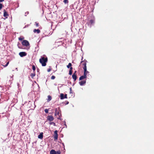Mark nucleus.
Masks as SVG:
<instances>
[{
    "label": "nucleus",
    "mask_w": 154,
    "mask_h": 154,
    "mask_svg": "<svg viewBox=\"0 0 154 154\" xmlns=\"http://www.w3.org/2000/svg\"><path fill=\"white\" fill-rule=\"evenodd\" d=\"M83 68L84 70V72H88L87 71V67H83Z\"/></svg>",
    "instance_id": "a211bd4d"
},
{
    "label": "nucleus",
    "mask_w": 154,
    "mask_h": 154,
    "mask_svg": "<svg viewBox=\"0 0 154 154\" xmlns=\"http://www.w3.org/2000/svg\"><path fill=\"white\" fill-rule=\"evenodd\" d=\"M86 77H85V76H84L83 75H82V76H81L79 78V80H82L83 79H84L85 78H86Z\"/></svg>",
    "instance_id": "2eb2a0df"
},
{
    "label": "nucleus",
    "mask_w": 154,
    "mask_h": 154,
    "mask_svg": "<svg viewBox=\"0 0 154 154\" xmlns=\"http://www.w3.org/2000/svg\"><path fill=\"white\" fill-rule=\"evenodd\" d=\"M38 138L41 139H42L43 138V133H40V134L38 136Z\"/></svg>",
    "instance_id": "9b49d317"
},
{
    "label": "nucleus",
    "mask_w": 154,
    "mask_h": 154,
    "mask_svg": "<svg viewBox=\"0 0 154 154\" xmlns=\"http://www.w3.org/2000/svg\"><path fill=\"white\" fill-rule=\"evenodd\" d=\"M63 2L65 4H66L68 3L69 2V1L68 0H64Z\"/></svg>",
    "instance_id": "5701e85b"
},
{
    "label": "nucleus",
    "mask_w": 154,
    "mask_h": 154,
    "mask_svg": "<svg viewBox=\"0 0 154 154\" xmlns=\"http://www.w3.org/2000/svg\"><path fill=\"white\" fill-rule=\"evenodd\" d=\"M35 26H36V27H38L39 26V23L38 22H35Z\"/></svg>",
    "instance_id": "b1692460"
},
{
    "label": "nucleus",
    "mask_w": 154,
    "mask_h": 154,
    "mask_svg": "<svg viewBox=\"0 0 154 154\" xmlns=\"http://www.w3.org/2000/svg\"><path fill=\"white\" fill-rule=\"evenodd\" d=\"M64 94H63V93H61L60 94V99L62 100V99H64Z\"/></svg>",
    "instance_id": "dca6fc26"
},
{
    "label": "nucleus",
    "mask_w": 154,
    "mask_h": 154,
    "mask_svg": "<svg viewBox=\"0 0 154 154\" xmlns=\"http://www.w3.org/2000/svg\"><path fill=\"white\" fill-rule=\"evenodd\" d=\"M4 11V14L3 16L4 17H5L6 18H8V13L4 9L3 10Z\"/></svg>",
    "instance_id": "6e6552de"
},
{
    "label": "nucleus",
    "mask_w": 154,
    "mask_h": 154,
    "mask_svg": "<svg viewBox=\"0 0 154 154\" xmlns=\"http://www.w3.org/2000/svg\"><path fill=\"white\" fill-rule=\"evenodd\" d=\"M50 154H56V152L54 149L51 150L50 152Z\"/></svg>",
    "instance_id": "ddd939ff"
},
{
    "label": "nucleus",
    "mask_w": 154,
    "mask_h": 154,
    "mask_svg": "<svg viewBox=\"0 0 154 154\" xmlns=\"http://www.w3.org/2000/svg\"><path fill=\"white\" fill-rule=\"evenodd\" d=\"M72 73V71H69V74L70 75H71Z\"/></svg>",
    "instance_id": "c85d7f7f"
},
{
    "label": "nucleus",
    "mask_w": 154,
    "mask_h": 154,
    "mask_svg": "<svg viewBox=\"0 0 154 154\" xmlns=\"http://www.w3.org/2000/svg\"><path fill=\"white\" fill-rule=\"evenodd\" d=\"M69 103V102L68 101H67L66 102V104H68Z\"/></svg>",
    "instance_id": "e433bc0d"
},
{
    "label": "nucleus",
    "mask_w": 154,
    "mask_h": 154,
    "mask_svg": "<svg viewBox=\"0 0 154 154\" xmlns=\"http://www.w3.org/2000/svg\"><path fill=\"white\" fill-rule=\"evenodd\" d=\"M88 72H84L83 75L85 76V77L87 78V75Z\"/></svg>",
    "instance_id": "bb28decb"
},
{
    "label": "nucleus",
    "mask_w": 154,
    "mask_h": 154,
    "mask_svg": "<svg viewBox=\"0 0 154 154\" xmlns=\"http://www.w3.org/2000/svg\"><path fill=\"white\" fill-rule=\"evenodd\" d=\"M9 63V62H8V63H7L5 65H3V66L4 67H6L8 65V64Z\"/></svg>",
    "instance_id": "7c9ffc66"
},
{
    "label": "nucleus",
    "mask_w": 154,
    "mask_h": 154,
    "mask_svg": "<svg viewBox=\"0 0 154 154\" xmlns=\"http://www.w3.org/2000/svg\"><path fill=\"white\" fill-rule=\"evenodd\" d=\"M87 62V60H82L81 62V63L83 66H84V67H87L86 66Z\"/></svg>",
    "instance_id": "0eeeda50"
},
{
    "label": "nucleus",
    "mask_w": 154,
    "mask_h": 154,
    "mask_svg": "<svg viewBox=\"0 0 154 154\" xmlns=\"http://www.w3.org/2000/svg\"><path fill=\"white\" fill-rule=\"evenodd\" d=\"M86 82V80H82L79 82V83L80 85L82 86L84 85Z\"/></svg>",
    "instance_id": "9d476101"
},
{
    "label": "nucleus",
    "mask_w": 154,
    "mask_h": 154,
    "mask_svg": "<svg viewBox=\"0 0 154 154\" xmlns=\"http://www.w3.org/2000/svg\"><path fill=\"white\" fill-rule=\"evenodd\" d=\"M33 32L34 33H39L40 32V30L39 29H35L33 30Z\"/></svg>",
    "instance_id": "f8f14e48"
},
{
    "label": "nucleus",
    "mask_w": 154,
    "mask_h": 154,
    "mask_svg": "<svg viewBox=\"0 0 154 154\" xmlns=\"http://www.w3.org/2000/svg\"><path fill=\"white\" fill-rule=\"evenodd\" d=\"M45 113H48V109H45Z\"/></svg>",
    "instance_id": "cd10ccee"
},
{
    "label": "nucleus",
    "mask_w": 154,
    "mask_h": 154,
    "mask_svg": "<svg viewBox=\"0 0 154 154\" xmlns=\"http://www.w3.org/2000/svg\"><path fill=\"white\" fill-rule=\"evenodd\" d=\"M51 70V69L50 68H49L48 69H47V71L48 72H50Z\"/></svg>",
    "instance_id": "72a5a7b5"
},
{
    "label": "nucleus",
    "mask_w": 154,
    "mask_h": 154,
    "mask_svg": "<svg viewBox=\"0 0 154 154\" xmlns=\"http://www.w3.org/2000/svg\"><path fill=\"white\" fill-rule=\"evenodd\" d=\"M19 55L21 57H23L26 56L27 53L25 52H21L19 53Z\"/></svg>",
    "instance_id": "423d86ee"
},
{
    "label": "nucleus",
    "mask_w": 154,
    "mask_h": 154,
    "mask_svg": "<svg viewBox=\"0 0 154 154\" xmlns=\"http://www.w3.org/2000/svg\"><path fill=\"white\" fill-rule=\"evenodd\" d=\"M39 70V69H37V71H38Z\"/></svg>",
    "instance_id": "4c0bfd02"
},
{
    "label": "nucleus",
    "mask_w": 154,
    "mask_h": 154,
    "mask_svg": "<svg viewBox=\"0 0 154 154\" xmlns=\"http://www.w3.org/2000/svg\"><path fill=\"white\" fill-rule=\"evenodd\" d=\"M4 0H0V2H2L4 1Z\"/></svg>",
    "instance_id": "c9c22d12"
},
{
    "label": "nucleus",
    "mask_w": 154,
    "mask_h": 154,
    "mask_svg": "<svg viewBox=\"0 0 154 154\" xmlns=\"http://www.w3.org/2000/svg\"><path fill=\"white\" fill-rule=\"evenodd\" d=\"M49 124L50 125H54V126H56L55 123L53 122H50L49 123Z\"/></svg>",
    "instance_id": "aec40b11"
},
{
    "label": "nucleus",
    "mask_w": 154,
    "mask_h": 154,
    "mask_svg": "<svg viewBox=\"0 0 154 154\" xmlns=\"http://www.w3.org/2000/svg\"><path fill=\"white\" fill-rule=\"evenodd\" d=\"M58 137V135L57 134V130H56L54 132V140H56L57 139Z\"/></svg>",
    "instance_id": "20e7f679"
},
{
    "label": "nucleus",
    "mask_w": 154,
    "mask_h": 154,
    "mask_svg": "<svg viewBox=\"0 0 154 154\" xmlns=\"http://www.w3.org/2000/svg\"><path fill=\"white\" fill-rule=\"evenodd\" d=\"M48 99H47V102H49L52 99V97L50 95H48Z\"/></svg>",
    "instance_id": "4468645a"
},
{
    "label": "nucleus",
    "mask_w": 154,
    "mask_h": 154,
    "mask_svg": "<svg viewBox=\"0 0 154 154\" xmlns=\"http://www.w3.org/2000/svg\"><path fill=\"white\" fill-rule=\"evenodd\" d=\"M67 94H65L64 96V98H67Z\"/></svg>",
    "instance_id": "473e14b6"
},
{
    "label": "nucleus",
    "mask_w": 154,
    "mask_h": 154,
    "mask_svg": "<svg viewBox=\"0 0 154 154\" xmlns=\"http://www.w3.org/2000/svg\"><path fill=\"white\" fill-rule=\"evenodd\" d=\"M76 71H75L74 73H73V74L72 75V79H74V81H75L76 80L77 78L76 75L75 74V73H76Z\"/></svg>",
    "instance_id": "1a4fd4ad"
},
{
    "label": "nucleus",
    "mask_w": 154,
    "mask_h": 154,
    "mask_svg": "<svg viewBox=\"0 0 154 154\" xmlns=\"http://www.w3.org/2000/svg\"><path fill=\"white\" fill-rule=\"evenodd\" d=\"M23 45L27 47L29 45V44L28 41L26 40H23L21 42Z\"/></svg>",
    "instance_id": "7ed1b4c3"
},
{
    "label": "nucleus",
    "mask_w": 154,
    "mask_h": 154,
    "mask_svg": "<svg viewBox=\"0 0 154 154\" xmlns=\"http://www.w3.org/2000/svg\"><path fill=\"white\" fill-rule=\"evenodd\" d=\"M69 68H70L69 70L70 71H72V69H73L72 67L71 66Z\"/></svg>",
    "instance_id": "f704fd0d"
},
{
    "label": "nucleus",
    "mask_w": 154,
    "mask_h": 154,
    "mask_svg": "<svg viewBox=\"0 0 154 154\" xmlns=\"http://www.w3.org/2000/svg\"><path fill=\"white\" fill-rule=\"evenodd\" d=\"M90 23L91 24H92L93 23H94V21L93 20H90Z\"/></svg>",
    "instance_id": "393cba45"
},
{
    "label": "nucleus",
    "mask_w": 154,
    "mask_h": 154,
    "mask_svg": "<svg viewBox=\"0 0 154 154\" xmlns=\"http://www.w3.org/2000/svg\"><path fill=\"white\" fill-rule=\"evenodd\" d=\"M72 66V64L71 63H69L68 65L67 66V67L68 68H69Z\"/></svg>",
    "instance_id": "6ab92c4d"
},
{
    "label": "nucleus",
    "mask_w": 154,
    "mask_h": 154,
    "mask_svg": "<svg viewBox=\"0 0 154 154\" xmlns=\"http://www.w3.org/2000/svg\"><path fill=\"white\" fill-rule=\"evenodd\" d=\"M48 60V58L47 57H42L40 59L39 61L40 63L42 64V66H46Z\"/></svg>",
    "instance_id": "f257e3e1"
},
{
    "label": "nucleus",
    "mask_w": 154,
    "mask_h": 154,
    "mask_svg": "<svg viewBox=\"0 0 154 154\" xmlns=\"http://www.w3.org/2000/svg\"><path fill=\"white\" fill-rule=\"evenodd\" d=\"M24 38L23 37H20L18 39L20 41H22L23 39H24Z\"/></svg>",
    "instance_id": "412c9836"
},
{
    "label": "nucleus",
    "mask_w": 154,
    "mask_h": 154,
    "mask_svg": "<svg viewBox=\"0 0 154 154\" xmlns=\"http://www.w3.org/2000/svg\"><path fill=\"white\" fill-rule=\"evenodd\" d=\"M61 152L60 150L57 151L56 152V154H60Z\"/></svg>",
    "instance_id": "c756f323"
},
{
    "label": "nucleus",
    "mask_w": 154,
    "mask_h": 154,
    "mask_svg": "<svg viewBox=\"0 0 154 154\" xmlns=\"http://www.w3.org/2000/svg\"><path fill=\"white\" fill-rule=\"evenodd\" d=\"M83 59V57H82V60Z\"/></svg>",
    "instance_id": "58836bf2"
},
{
    "label": "nucleus",
    "mask_w": 154,
    "mask_h": 154,
    "mask_svg": "<svg viewBox=\"0 0 154 154\" xmlns=\"http://www.w3.org/2000/svg\"><path fill=\"white\" fill-rule=\"evenodd\" d=\"M60 111H57V108L55 109V116H57V118L58 119H60L61 114L60 112Z\"/></svg>",
    "instance_id": "f03ea898"
},
{
    "label": "nucleus",
    "mask_w": 154,
    "mask_h": 154,
    "mask_svg": "<svg viewBox=\"0 0 154 154\" xmlns=\"http://www.w3.org/2000/svg\"><path fill=\"white\" fill-rule=\"evenodd\" d=\"M47 118V120L50 121H52L54 119V118L53 116L51 115L48 116Z\"/></svg>",
    "instance_id": "39448f33"
},
{
    "label": "nucleus",
    "mask_w": 154,
    "mask_h": 154,
    "mask_svg": "<svg viewBox=\"0 0 154 154\" xmlns=\"http://www.w3.org/2000/svg\"><path fill=\"white\" fill-rule=\"evenodd\" d=\"M35 75V72H34L33 73H31L30 75V76L31 77L33 78L34 77Z\"/></svg>",
    "instance_id": "f3484780"
},
{
    "label": "nucleus",
    "mask_w": 154,
    "mask_h": 154,
    "mask_svg": "<svg viewBox=\"0 0 154 154\" xmlns=\"http://www.w3.org/2000/svg\"><path fill=\"white\" fill-rule=\"evenodd\" d=\"M2 7V4L1 3H0V10H1Z\"/></svg>",
    "instance_id": "2f4dec72"
},
{
    "label": "nucleus",
    "mask_w": 154,
    "mask_h": 154,
    "mask_svg": "<svg viewBox=\"0 0 154 154\" xmlns=\"http://www.w3.org/2000/svg\"><path fill=\"white\" fill-rule=\"evenodd\" d=\"M32 70L34 72L35 70V67L34 65H33L32 66Z\"/></svg>",
    "instance_id": "4be33fe9"
},
{
    "label": "nucleus",
    "mask_w": 154,
    "mask_h": 154,
    "mask_svg": "<svg viewBox=\"0 0 154 154\" xmlns=\"http://www.w3.org/2000/svg\"><path fill=\"white\" fill-rule=\"evenodd\" d=\"M55 78V77L54 75H52L51 77V79L52 80L54 79Z\"/></svg>",
    "instance_id": "a878e982"
}]
</instances>
